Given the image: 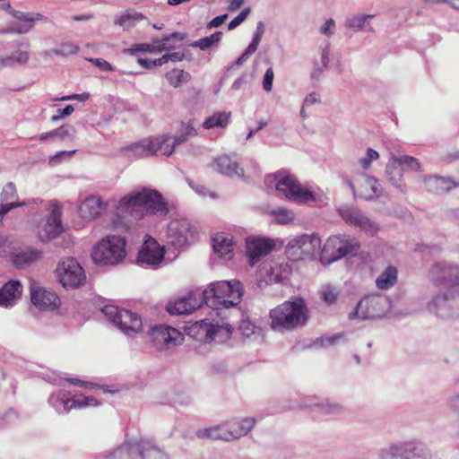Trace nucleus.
I'll return each instance as SVG.
<instances>
[{
    "mask_svg": "<svg viewBox=\"0 0 459 459\" xmlns=\"http://www.w3.org/2000/svg\"><path fill=\"white\" fill-rule=\"evenodd\" d=\"M426 188L434 194H442L459 186V183L448 178L429 176L424 178Z\"/></svg>",
    "mask_w": 459,
    "mask_h": 459,
    "instance_id": "29",
    "label": "nucleus"
},
{
    "mask_svg": "<svg viewBox=\"0 0 459 459\" xmlns=\"http://www.w3.org/2000/svg\"><path fill=\"white\" fill-rule=\"evenodd\" d=\"M202 296L201 289L192 290L186 296L179 298L173 302H169L167 306V311L170 315L191 314L203 306Z\"/></svg>",
    "mask_w": 459,
    "mask_h": 459,
    "instance_id": "20",
    "label": "nucleus"
},
{
    "mask_svg": "<svg viewBox=\"0 0 459 459\" xmlns=\"http://www.w3.org/2000/svg\"><path fill=\"white\" fill-rule=\"evenodd\" d=\"M124 53L134 55L136 52H154V48L152 44L141 43L134 44L130 48H126L123 50Z\"/></svg>",
    "mask_w": 459,
    "mask_h": 459,
    "instance_id": "51",
    "label": "nucleus"
},
{
    "mask_svg": "<svg viewBox=\"0 0 459 459\" xmlns=\"http://www.w3.org/2000/svg\"><path fill=\"white\" fill-rule=\"evenodd\" d=\"M89 60L91 63L94 64L95 65H97L98 67H100L102 70H105V71H112L113 70L111 64L103 58H91Z\"/></svg>",
    "mask_w": 459,
    "mask_h": 459,
    "instance_id": "60",
    "label": "nucleus"
},
{
    "mask_svg": "<svg viewBox=\"0 0 459 459\" xmlns=\"http://www.w3.org/2000/svg\"><path fill=\"white\" fill-rule=\"evenodd\" d=\"M169 211L168 203H119L117 215L120 218L141 220L145 215L163 217Z\"/></svg>",
    "mask_w": 459,
    "mask_h": 459,
    "instance_id": "13",
    "label": "nucleus"
},
{
    "mask_svg": "<svg viewBox=\"0 0 459 459\" xmlns=\"http://www.w3.org/2000/svg\"><path fill=\"white\" fill-rule=\"evenodd\" d=\"M255 421V418L234 419L225 421L228 442L247 435L254 428Z\"/></svg>",
    "mask_w": 459,
    "mask_h": 459,
    "instance_id": "26",
    "label": "nucleus"
},
{
    "mask_svg": "<svg viewBox=\"0 0 459 459\" xmlns=\"http://www.w3.org/2000/svg\"><path fill=\"white\" fill-rule=\"evenodd\" d=\"M214 252L224 261L233 258L235 242L233 237L225 232H217L212 237Z\"/></svg>",
    "mask_w": 459,
    "mask_h": 459,
    "instance_id": "25",
    "label": "nucleus"
},
{
    "mask_svg": "<svg viewBox=\"0 0 459 459\" xmlns=\"http://www.w3.org/2000/svg\"><path fill=\"white\" fill-rule=\"evenodd\" d=\"M188 330L189 334L197 341L223 342L230 337L232 326L228 323L219 325L208 323L207 320H200L192 325Z\"/></svg>",
    "mask_w": 459,
    "mask_h": 459,
    "instance_id": "9",
    "label": "nucleus"
},
{
    "mask_svg": "<svg viewBox=\"0 0 459 459\" xmlns=\"http://www.w3.org/2000/svg\"><path fill=\"white\" fill-rule=\"evenodd\" d=\"M370 16L368 15H361V16H354L348 21V26L353 29H363L365 27V23L367 20Z\"/></svg>",
    "mask_w": 459,
    "mask_h": 459,
    "instance_id": "56",
    "label": "nucleus"
},
{
    "mask_svg": "<svg viewBox=\"0 0 459 459\" xmlns=\"http://www.w3.org/2000/svg\"><path fill=\"white\" fill-rule=\"evenodd\" d=\"M230 112H215L204 121L203 126L208 130L215 127L225 128L230 123Z\"/></svg>",
    "mask_w": 459,
    "mask_h": 459,
    "instance_id": "38",
    "label": "nucleus"
},
{
    "mask_svg": "<svg viewBox=\"0 0 459 459\" xmlns=\"http://www.w3.org/2000/svg\"><path fill=\"white\" fill-rule=\"evenodd\" d=\"M417 446L413 441L392 444L380 452L381 459H415Z\"/></svg>",
    "mask_w": 459,
    "mask_h": 459,
    "instance_id": "24",
    "label": "nucleus"
},
{
    "mask_svg": "<svg viewBox=\"0 0 459 459\" xmlns=\"http://www.w3.org/2000/svg\"><path fill=\"white\" fill-rule=\"evenodd\" d=\"M126 244L125 238L120 236H108L93 247L91 257L96 264H117L126 256Z\"/></svg>",
    "mask_w": 459,
    "mask_h": 459,
    "instance_id": "4",
    "label": "nucleus"
},
{
    "mask_svg": "<svg viewBox=\"0 0 459 459\" xmlns=\"http://www.w3.org/2000/svg\"><path fill=\"white\" fill-rule=\"evenodd\" d=\"M243 294V285L238 280L214 281L202 290L203 302L213 310L236 307Z\"/></svg>",
    "mask_w": 459,
    "mask_h": 459,
    "instance_id": "1",
    "label": "nucleus"
},
{
    "mask_svg": "<svg viewBox=\"0 0 459 459\" xmlns=\"http://www.w3.org/2000/svg\"><path fill=\"white\" fill-rule=\"evenodd\" d=\"M381 192V185L375 179L368 178L354 190V195L363 201H373L380 197Z\"/></svg>",
    "mask_w": 459,
    "mask_h": 459,
    "instance_id": "30",
    "label": "nucleus"
},
{
    "mask_svg": "<svg viewBox=\"0 0 459 459\" xmlns=\"http://www.w3.org/2000/svg\"><path fill=\"white\" fill-rule=\"evenodd\" d=\"M86 401H87V396L85 395H82V394H80V395H74L73 398H72V403L73 405L74 406V408H82V407H86Z\"/></svg>",
    "mask_w": 459,
    "mask_h": 459,
    "instance_id": "64",
    "label": "nucleus"
},
{
    "mask_svg": "<svg viewBox=\"0 0 459 459\" xmlns=\"http://www.w3.org/2000/svg\"><path fill=\"white\" fill-rule=\"evenodd\" d=\"M101 312L126 335L131 336L143 330L141 317L129 310L119 309L116 306L107 305L101 308Z\"/></svg>",
    "mask_w": 459,
    "mask_h": 459,
    "instance_id": "7",
    "label": "nucleus"
},
{
    "mask_svg": "<svg viewBox=\"0 0 459 459\" xmlns=\"http://www.w3.org/2000/svg\"><path fill=\"white\" fill-rule=\"evenodd\" d=\"M266 182L273 185L286 199L293 201H315L316 197L308 186L302 185L297 176L290 170L280 169L266 177Z\"/></svg>",
    "mask_w": 459,
    "mask_h": 459,
    "instance_id": "3",
    "label": "nucleus"
},
{
    "mask_svg": "<svg viewBox=\"0 0 459 459\" xmlns=\"http://www.w3.org/2000/svg\"><path fill=\"white\" fill-rule=\"evenodd\" d=\"M65 393L58 392L56 394H52L48 398L49 404L56 409L58 413H61V405L62 402H64Z\"/></svg>",
    "mask_w": 459,
    "mask_h": 459,
    "instance_id": "53",
    "label": "nucleus"
},
{
    "mask_svg": "<svg viewBox=\"0 0 459 459\" xmlns=\"http://www.w3.org/2000/svg\"><path fill=\"white\" fill-rule=\"evenodd\" d=\"M41 256V253L38 250H25L14 253L11 256L12 263L17 268H24L29 266Z\"/></svg>",
    "mask_w": 459,
    "mask_h": 459,
    "instance_id": "36",
    "label": "nucleus"
},
{
    "mask_svg": "<svg viewBox=\"0 0 459 459\" xmlns=\"http://www.w3.org/2000/svg\"><path fill=\"white\" fill-rule=\"evenodd\" d=\"M150 337L154 347L159 350L170 349L178 345L182 340L181 333L168 325H156L151 329Z\"/></svg>",
    "mask_w": 459,
    "mask_h": 459,
    "instance_id": "18",
    "label": "nucleus"
},
{
    "mask_svg": "<svg viewBox=\"0 0 459 459\" xmlns=\"http://www.w3.org/2000/svg\"><path fill=\"white\" fill-rule=\"evenodd\" d=\"M360 247L359 241L350 236L330 237L322 251L320 261L324 264H330L347 255H355Z\"/></svg>",
    "mask_w": 459,
    "mask_h": 459,
    "instance_id": "5",
    "label": "nucleus"
},
{
    "mask_svg": "<svg viewBox=\"0 0 459 459\" xmlns=\"http://www.w3.org/2000/svg\"><path fill=\"white\" fill-rule=\"evenodd\" d=\"M145 19V16L134 9H128L117 15L114 23L123 28V30H129L135 26V24Z\"/></svg>",
    "mask_w": 459,
    "mask_h": 459,
    "instance_id": "33",
    "label": "nucleus"
},
{
    "mask_svg": "<svg viewBox=\"0 0 459 459\" xmlns=\"http://www.w3.org/2000/svg\"><path fill=\"white\" fill-rule=\"evenodd\" d=\"M271 328L274 331H290L303 326L307 321L305 301L300 298L283 302L271 309Z\"/></svg>",
    "mask_w": 459,
    "mask_h": 459,
    "instance_id": "2",
    "label": "nucleus"
},
{
    "mask_svg": "<svg viewBox=\"0 0 459 459\" xmlns=\"http://www.w3.org/2000/svg\"><path fill=\"white\" fill-rule=\"evenodd\" d=\"M392 154L385 168V174L388 181L397 188L402 189L403 184V169L399 162L393 160Z\"/></svg>",
    "mask_w": 459,
    "mask_h": 459,
    "instance_id": "32",
    "label": "nucleus"
},
{
    "mask_svg": "<svg viewBox=\"0 0 459 459\" xmlns=\"http://www.w3.org/2000/svg\"><path fill=\"white\" fill-rule=\"evenodd\" d=\"M126 455L128 459H169L168 454L147 439L125 442L114 450L110 459Z\"/></svg>",
    "mask_w": 459,
    "mask_h": 459,
    "instance_id": "6",
    "label": "nucleus"
},
{
    "mask_svg": "<svg viewBox=\"0 0 459 459\" xmlns=\"http://www.w3.org/2000/svg\"><path fill=\"white\" fill-rule=\"evenodd\" d=\"M321 249V238L316 234H303L289 240L287 253L295 260L313 257Z\"/></svg>",
    "mask_w": 459,
    "mask_h": 459,
    "instance_id": "14",
    "label": "nucleus"
},
{
    "mask_svg": "<svg viewBox=\"0 0 459 459\" xmlns=\"http://www.w3.org/2000/svg\"><path fill=\"white\" fill-rule=\"evenodd\" d=\"M79 51V47L72 42L61 43L58 48L51 50V53L56 56H66L75 55Z\"/></svg>",
    "mask_w": 459,
    "mask_h": 459,
    "instance_id": "45",
    "label": "nucleus"
},
{
    "mask_svg": "<svg viewBox=\"0 0 459 459\" xmlns=\"http://www.w3.org/2000/svg\"><path fill=\"white\" fill-rule=\"evenodd\" d=\"M341 337H342V334H340V333L334 334L333 336L321 337L320 339H318L317 342L321 346L333 345L335 342V341L340 339Z\"/></svg>",
    "mask_w": 459,
    "mask_h": 459,
    "instance_id": "63",
    "label": "nucleus"
},
{
    "mask_svg": "<svg viewBox=\"0 0 459 459\" xmlns=\"http://www.w3.org/2000/svg\"><path fill=\"white\" fill-rule=\"evenodd\" d=\"M338 294L339 293L335 288L331 286H325L322 290V299H324L325 302L331 305L337 300Z\"/></svg>",
    "mask_w": 459,
    "mask_h": 459,
    "instance_id": "50",
    "label": "nucleus"
},
{
    "mask_svg": "<svg viewBox=\"0 0 459 459\" xmlns=\"http://www.w3.org/2000/svg\"><path fill=\"white\" fill-rule=\"evenodd\" d=\"M30 300L39 310H54L59 303V298L55 292L33 285L30 287Z\"/></svg>",
    "mask_w": 459,
    "mask_h": 459,
    "instance_id": "23",
    "label": "nucleus"
},
{
    "mask_svg": "<svg viewBox=\"0 0 459 459\" xmlns=\"http://www.w3.org/2000/svg\"><path fill=\"white\" fill-rule=\"evenodd\" d=\"M137 62L141 66H143L146 69H151V68H153L154 66H161L162 65V64L158 63V58L154 59V60H151V59L140 57L137 59Z\"/></svg>",
    "mask_w": 459,
    "mask_h": 459,
    "instance_id": "62",
    "label": "nucleus"
},
{
    "mask_svg": "<svg viewBox=\"0 0 459 459\" xmlns=\"http://www.w3.org/2000/svg\"><path fill=\"white\" fill-rule=\"evenodd\" d=\"M393 160L399 162V164H401V167L403 169L404 167L412 170V171H415V172H418V171H420L421 170V165L420 163V161L412 157V156H409V155H403V156H396V155H393Z\"/></svg>",
    "mask_w": 459,
    "mask_h": 459,
    "instance_id": "43",
    "label": "nucleus"
},
{
    "mask_svg": "<svg viewBox=\"0 0 459 459\" xmlns=\"http://www.w3.org/2000/svg\"><path fill=\"white\" fill-rule=\"evenodd\" d=\"M56 273L65 288L76 289L86 281L83 268L74 257H66L58 263Z\"/></svg>",
    "mask_w": 459,
    "mask_h": 459,
    "instance_id": "15",
    "label": "nucleus"
},
{
    "mask_svg": "<svg viewBox=\"0 0 459 459\" xmlns=\"http://www.w3.org/2000/svg\"><path fill=\"white\" fill-rule=\"evenodd\" d=\"M196 227L186 219L172 220L167 228L166 238L177 248L193 244L197 238Z\"/></svg>",
    "mask_w": 459,
    "mask_h": 459,
    "instance_id": "11",
    "label": "nucleus"
},
{
    "mask_svg": "<svg viewBox=\"0 0 459 459\" xmlns=\"http://www.w3.org/2000/svg\"><path fill=\"white\" fill-rule=\"evenodd\" d=\"M397 269L394 266H387L377 278L376 286L379 290H388L397 282Z\"/></svg>",
    "mask_w": 459,
    "mask_h": 459,
    "instance_id": "37",
    "label": "nucleus"
},
{
    "mask_svg": "<svg viewBox=\"0 0 459 459\" xmlns=\"http://www.w3.org/2000/svg\"><path fill=\"white\" fill-rule=\"evenodd\" d=\"M29 60V53L27 51L17 50L11 55L0 59V69L5 66H12L16 64L23 65Z\"/></svg>",
    "mask_w": 459,
    "mask_h": 459,
    "instance_id": "40",
    "label": "nucleus"
},
{
    "mask_svg": "<svg viewBox=\"0 0 459 459\" xmlns=\"http://www.w3.org/2000/svg\"><path fill=\"white\" fill-rule=\"evenodd\" d=\"M75 133H76V130L72 125L64 124L56 129L40 134L38 136V139L40 142L47 141L50 138H57L61 141H65L67 139L73 140L75 136Z\"/></svg>",
    "mask_w": 459,
    "mask_h": 459,
    "instance_id": "31",
    "label": "nucleus"
},
{
    "mask_svg": "<svg viewBox=\"0 0 459 459\" xmlns=\"http://www.w3.org/2000/svg\"><path fill=\"white\" fill-rule=\"evenodd\" d=\"M427 308L441 318H459V290H448L435 295L427 304Z\"/></svg>",
    "mask_w": 459,
    "mask_h": 459,
    "instance_id": "8",
    "label": "nucleus"
},
{
    "mask_svg": "<svg viewBox=\"0 0 459 459\" xmlns=\"http://www.w3.org/2000/svg\"><path fill=\"white\" fill-rule=\"evenodd\" d=\"M164 255L165 247L155 238L146 235L138 252L137 264L143 267L157 268L162 263Z\"/></svg>",
    "mask_w": 459,
    "mask_h": 459,
    "instance_id": "17",
    "label": "nucleus"
},
{
    "mask_svg": "<svg viewBox=\"0 0 459 459\" xmlns=\"http://www.w3.org/2000/svg\"><path fill=\"white\" fill-rule=\"evenodd\" d=\"M270 215L274 218V221L279 224H287L292 221L295 218L294 212L286 208H278L270 211Z\"/></svg>",
    "mask_w": 459,
    "mask_h": 459,
    "instance_id": "44",
    "label": "nucleus"
},
{
    "mask_svg": "<svg viewBox=\"0 0 459 459\" xmlns=\"http://www.w3.org/2000/svg\"><path fill=\"white\" fill-rule=\"evenodd\" d=\"M250 13V8L242 10L228 24L229 30H233L240 25Z\"/></svg>",
    "mask_w": 459,
    "mask_h": 459,
    "instance_id": "54",
    "label": "nucleus"
},
{
    "mask_svg": "<svg viewBox=\"0 0 459 459\" xmlns=\"http://www.w3.org/2000/svg\"><path fill=\"white\" fill-rule=\"evenodd\" d=\"M246 244L247 253L252 265L258 262L261 257L271 253L275 247L273 239L262 237L247 238Z\"/></svg>",
    "mask_w": 459,
    "mask_h": 459,
    "instance_id": "22",
    "label": "nucleus"
},
{
    "mask_svg": "<svg viewBox=\"0 0 459 459\" xmlns=\"http://www.w3.org/2000/svg\"><path fill=\"white\" fill-rule=\"evenodd\" d=\"M17 198L16 186L13 183H7L1 193L2 201H13Z\"/></svg>",
    "mask_w": 459,
    "mask_h": 459,
    "instance_id": "49",
    "label": "nucleus"
},
{
    "mask_svg": "<svg viewBox=\"0 0 459 459\" xmlns=\"http://www.w3.org/2000/svg\"><path fill=\"white\" fill-rule=\"evenodd\" d=\"M447 406L453 411L459 413V392L452 394L448 398Z\"/></svg>",
    "mask_w": 459,
    "mask_h": 459,
    "instance_id": "59",
    "label": "nucleus"
},
{
    "mask_svg": "<svg viewBox=\"0 0 459 459\" xmlns=\"http://www.w3.org/2000/svg\"><path fill=\"white\" fill-rule=\"evenodd\" d=\"M172 137L161 135L152 139H145L140 143H134L127 149L134 152L138 156H150L160 153L169 156L175 150Z\"/></svg>",
    "mask_w": 459,
    "mask_h": 459,
    "instance_id": "16",
    "label": "nucleus"
},
{
    "mask_svg": "<svg viewBox=\"0 0 459 459\" xmlns=\"http://www.w3.org/2000/svg\"><path fill=\"white\" fill-rule=\"evenodd\" d=\"M227 425L225 422L214 425L209 428L200 429L196 431V436L200 438H209L213 440H223L228 442Z\"/></svg>",
    "mask_w": 459,
    "mask_h": 459,
    "instance_id": "35",
    "label": "nucleus"
},
{
    "mask_svg": "<svg viewBox=\"0 0 459 459\" xmlns=\"http://www.w3.org/2000/svg\"><path fill=\"white\" fill-rule=\"evenodd\" d=\"M185 57V54L182 52H172L169 54H165L162 56L158 58V63L165 65L169 61L178 62L183 60Z\"/></svg>",
    "mask_w": 459,
    "mask_h": 459,
    "instance_id": "52",
    "label": "nucleus"
},
{
    "mask_svg": "<svg viewBox=\"0 0 459 459\" xmlns=\"http://www.w3.org/2000/svg\"><path fill=\"white\" fill-rule=\"evenodd\" d=\"M25 204L26 203H9L4 205L3 203H1L2 205L0 209V222L2 221L4 215L6 214L9 211L13 208L22 206Z\"/></svg>",
    "mask_w": 459,
    "mask_h": 459,
    "instance_id": "61",
    "label": "nucleus"
},
{
    "mask_svg": "<svg viewBox=\"0 0 459 459\" xmlns=\"http://www.w3.org/2000/svg\"><path fill=\"white\" fill-rule=\"evenodd\" d=\"M428 279L435 287H457L459 264L446 260L435 262L428 271Z\"/></svg>",
    "mask_w": 459,
    "mask_h": 459,
    "instance_id": "12",
    "label": "nucleus"
},
{
    "mask_svg": "<svg viewBox=\"0 0 459 459\" xmlns=\"http://www.w3.org/2000/svg\"><path fill=\"white\" fill-rule=\"evenodd\" d=\"M339 213L347 223L360 228L371 236L378 231L377 223L362 214L355 205L344 204L339 208Z\"/></svg>",
    "mask_w": 459,
    "mask_h": 459,
    "instance_id": "19",
    "label": "nucleus"
},
{
    "mask_svg": "<svg viewBox=\"0 0 459 459\" xmlns=\"http://www.w3.org/2000/svg\"><path fill=\"white\" fill-rule=\"evenodd\" d=\"M379 153L372 148H368L366 152V157L360 159L359 163L363 169H368L374 160H378Z\"/></svg>",
    "mask_w": 459,
    "mask_h": 459,
    "instance_id": "48",
    "label": "nucleus"
},
{
    "mask_svg": "<svg viewBox=\"0 0 459 459\" xmlns=\"http://www.w3.org/2000/svg\"><path fill=\"white\" fill-rule=\"evenodd\" d=\"M184 39V37L179 32H173L168 36L163 37L160 40H153V48L154 52H162L165 50H169L171 48H174L175 45H167L168 41L171 40H178L182 41Z\"/></svg>",
    "mask_w": 459,
    "mask_h": 459,
    "instance_id": "42",
    "label": "nucleus"
},
{
    "mask_svg": "<svg viewBox=\"0 0 459 459\" xmlns=\"http://www.w3.org/2000/svg\"><path fill=\"white\" fill-rule=\"evenodd\" d=\"M63 232L61 207L58 203H53L51 205V214L43 229L39 232V238L42 242H48L60 237Z\"/></svg>",
    "mask_w": 459,
    "mask_h": 459,
    "instance_id": "21",
    "label": "nucleus"
},
{
    "mask_svg": "<svg viewBox=\"0 0 459 459\" xmlns=\"http://www.w3.org/2000/svg\"><path fill=\"white\" fill-rule=\"evenodd\" d=\"M241 334L246 338L252 336L258 337L261 335V328L256 327L253 323L248 320L242 321L239 325Z\"/></svg>",
    "mask_w": 459,
    "mask_h": 459,
    "instance_id": "46",
    "label": "nucleus"
},
{
    "mask_svg": "<svg viewBox=\"0 0 459 459\" xmlns=\"http://www.w3.org/2000/svg\"><path fill=\"white\" fill-rule=\"evenodd\" d=\"M74 111V108L72 105H67L64 108H58L56 110V115L51 117V121L56 123L60 119L71 116Z\"/></svg>",
    "mask_w": 459,
    "mask_h": 459,
    "instance_id": "55",
    "label": "nucleus"
},
{
    "mask_svg": "<svg viewBox=\"0 0 459 459\" xmlns=\"http://www.w3.org/2000/svg\"><path fill=\"white\" fill-rule=\"evenodd\" d=\"M22 293V285L18 280H11L0 288V307H13Z\"/></svg>",
    "mask_w": 459,
    "mask_h": 459,
    "instance_id": "27",
    "label": "nucleus"
},
{
    "mask_svg": "<svg viewBox=\"0 0 459 459\" xmlns=\"http://www.w3.org/2000/svg\"><path fill=\"white\" fill-rule=\"evenodd\" d=\"M213 169L225 176L241 177L243 176L244 170L239 167L237 160H233L229 155L223 154L218 156L213 161Z\"/></svg>",
    "mask_w": 459,
    "mask_h": 459,
    "instance_id": "28",
    "label": "nucleus"
},
{
    "mask_svg": "<svg viewBox=\"0 0 459 459\" xmlns=\"http://www.w3.org/2000/svg\"><path fill=\"white\" fill-rule=\"evenodd\" d=\"M120 201H163L162 195L155 189L142 187L125 195Z\"/></svg>",
    "mask_w": 459,
    "mask_h": 459,
    "instance_id": "34",
    "label": "nucleus"
},
{
    "mask_svg": "<svg viewBox=\"0 0 459 459\" xmlns=\"http://www.w3.org/2000/svg\"><path fill=\"white\" fill-rule=\"evenodd\" d=\"M75 152H76V150H73V151H69V152H67V151H60V152H56L54 156L50 157L49 163L51 165H56L65 156H67L68 158H71L75 153Z\"/></svg>",
    "mask_w": 459,
    "mask_h": 459,
    "instance_id": "58",
    "label": "nucleus"
},
{
    "mask_svg": "<svg viewBox=\"0 0 459 459\" xmlns=\"http://www.w3.org/2000/svg\"><path fill=\"white\" fill-rule=\"evenodd\" d=\"M166 79L170 86L178 88L190 80V74L181 69H173L166 74Z\"/></svg>",
    "mask_w": 459,
    "mask_h": 459,
    "instance_id": "41",
    "label": "nucleus"
},
{
    "mask_svg": "<svg viewBox=\"0 0 459 459\" xmlns=\"http://www.w3.org/2000/svg\"><path fill=\"white\" fill-rule=\"evenodd\" d=\"M322 411L327 415H338L345 411V408L338 403H326L320 405Z\"/></svg>",
    "mask_w": 459,
    "mask_h": 459,
    "instance_id": "47",
    "label": "nucleus"
},
{
    "mask_svg": "<svg viewBox=\"0 0 459 459\" xmlns=\"http://www.w3.org/2000/svg\"><path fill=\"white\" fill-rule=\"evenodd\" d=\"M273 78H274L273 70V68L270 67L265 71V74H264V79H263V88L265 91L269 92L272 91Z\"/></svg>",
    "mask_w": 459,
    "mask_h": 459,
    "instance_id": "57",
    "label": "nucleus"
},
{
    "mask_svg": "<svg viewBox=\"0 0 459 459\" xmlns=\"http://www.w3.org/2000/svg\"><path fill=\"white\" fill-rule=\"evenodd\" d=\"M107 203H81L78 207L80 216L84 220L95 219Z\"/></svg>",
    "mask_w": 459,
    "mask_h": 459,
    "instance_id": "39",
    "label": "nucleus"
},
{
    "mask_svg": "<svg viewBox=\"0 0 459 459\" xmlns=\"http://www.w3.org/2000/svg\"><path fill=\"white\" fill-rule=\"evenodd\" d=\"M390 302L385 295L377 294L363 298L349 314L351 320L373 319L381 317L389 308Z\"/></svg>",
    "mask_w": 459,
    "mask_h": 459,
    "instance_id": "10",
    "label": "nucleus"
}]
</instances>
